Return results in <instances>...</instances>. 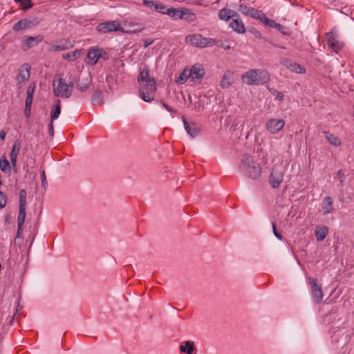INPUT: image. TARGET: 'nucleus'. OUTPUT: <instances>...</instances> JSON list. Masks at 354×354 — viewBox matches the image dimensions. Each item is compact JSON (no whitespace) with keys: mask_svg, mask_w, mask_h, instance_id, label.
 Masks as SVG:
<instances>
[{"mask_svg":"<svg viewBox=\"0 0 354 354\" xmlns=\"http://www.w3.org/2000/svg\"><path fill=\"white\" fill-rule=\"evenodd\" d=\"M138 82L140 84V97L147 102L153 100L157 89L156 81L155 78L149 76V68L147 66L140 70Z\"/></svg>","mask_w":354,"mask_h":354,"instance_id":"1","label":"nucleus"},{"mask_svg":"<svg viewBox=\"0 0 354 354\" xmlns=\"http://www.w3.org/2000/svg\"><path fill=\"white\" fill-rule=\"evenodd\" d=\"M239 169L245 177L257 180L261 176L262 168L254 161L252 156L244 153L241 159Z\"/></svg>","mask_w":354,"mask_h":354,"instance_id":"2","label":"nucleus"},{"mask_svg":"<svg viewBox=\"0 0 354 354\" xmlns=\"http://www.w3.org/2000/svg\"><path fill=\"white\" fill-rule=\"evenodd\" d=\"M69 79L73 82V88H75L80 92L84 93L87 91L92 83V77L91 74H82L79 70L73 68L69 71Z\"/></svg>","mask_w":354,"mask_h":354,"instance_id":"3","label":"nucleus"},{"mask_svg":"<svg viewBox=\"0 0 354 354\" xmlns=\"http://www.w3.org/2000/svg\"><path fill=\"white\" fill-rule=\"evenodd\" d=\"M243 82L248 85L264 84L270 81V74L262 69H251L241 76Z\"/></svg>","mask_w":354,"mask_h":354,"instance_id":"4","label":"nucleus"},{"mask_svg":"<svg viewBox=\"0 0 354 354\" xmlns=\"http://www.w3.org/2000/svg\"><path fill=\"white\" fill-rule=\"evenodd\" d=\"M54 94L57 97L62 98H69L72 95L73 82L68 78V83L65 80L59 77L57 81L54 80L53 83Z\"/></svg>","mask_w":354,"mask_h":354,"instance_id":"5","label":"nucleus"},{"mask_svg":"<svg viewBox=\"0 0 354 354\" xmlns=\"http://www.w3.org/2000/svg\"><path fill=\"white\" fill-rule=\"evenodd\" d=\"M167 15L174 19H183L187 22H193L196 19V15L185 8H169Z\"/></svg>","mask_w":354,"mask_h":354,"instance_id":"6","label":"nucleus"},{"mask_svg":"<svg viewBox=\"0 0 354 354\" xmlns=\"http://www.w3.org/2000/svg\"><path fill=\"white\" fill-rule=\"evenodd\" d=\"M185 41L187 44H190L197 48L213 46L217 44L216 40L212 38L203 37L200 34L189 35L186 37Z\"/></svg>","mask_w":354,"mask_h":354,"instance_id":"7","label":"nucleus"},{"mask_svg":"<svg viewBox=\"0 0 354 354\" xmlns=\"http://www.w3.org/2000/svg\"><path fill=\"white\" fill-rule=\"evenodd\" d=\"M100 58L104 60H108L109 59V55L106 50L101 48L93 46L88 48L86 57V64L94 66Z\"/></svg>","mask_w":354,"mask_h":354,"instance_id":"8","label":"nucleus"},{"mask_svg":"<svg viewBox=\"0 0 354 354\" xmlns=\"http://www.w3.org/2000/svg\"><path fill=\"white\" fill-rule=\"evenodd\" d=\"M285 170L282 167L274 165L269 176V183L273 188H278L283 180Z\"/></svg>","mask_w":354,"mask_h":354,"instance_id":"9","label":"nucleus"},{"mask_svg":"<svg viewBox=\"0 0 354 354\" xmlns=\"http://www.w3.org/2000/svg\"><path fill=\"white\" fill-rule=\"evenodd\" d=\"M26 196L27 193L25 189H21L19 193V213L17 216L18 225L24 224L26 218Z\"/></svg>","mask_w":354,"mask_h":354,"instance_id":"10","label":"nucleus"},{"mask_svg":"<svg viewBox=\"0 0 354 354\" xmlns=\"http://www.w3.org/2000/svg\"><path fill=\"white\" fill-rule=\"evenodd\" d=\"M97 30L102 34H107L112 32H124L120 23L117 21H108L100 23L96 28Z\"/></svg>","mask_w":354,"mask_h":354,"instance_id":"11","label":"nucleus"},{"mask_svg":"<svg viewBox=\"0 0 354 354\" xmlns=\"http://www.w3.org/2000/svg\"><path fill=\"white\" fill-rule=\"evenodd\" d=\"M309 284L313 302L316 304L321 303L324 296L321 286L317 284V279L313 277L309 278Z\"/></svg>","mask_w":354,"mask_h":354,"instance_id":"12","label":"nucleus"},{"mask_svg":"<svg viewBox=\"0 0 354 354\" xmlns=\"http://www.w3.org/2000/svg\"><path fill=\"white\" fill-rule=\"evenodd\" d=\"M37 24L38 21L36 18L23 19L14 24L12 30L15 32H18L23 30L29 29Z\"/></svg>","mask_w":354,"mask_h":354,"instance_id":"13","label":"nucleus"},{"mask_svg":"<svg viewBox=\"0 0 354 354\" xmlns=\"http://www.w3.org/2000/svg\"><path fill=\"white\" fill-rule=\"evenodd\" d=\"M285 125L283 119H269L266 124V129L272 134L277 133Z\"/></svg>","mask_w":354,"mask_h":354,"instance_id":"14","label":"nucleus"},{"mask_svg":"<svg viewBox=\"0 0 354 354\" xmlns=\"http://www.w3.org/2000/svg\"><path fill=\"white\" fill-rule=\"evenodd\" d=\"M326 36L327 38V44L328 46L332 48L334 52L337 53L343 48V43L337 39L336 35L333 31L326 33Z\"/></svg>","mask_w":354,"mask_h":354,"instance_id":"15","label":"nucleus"},{"mask_svg":"<svg viewBox=\"0 0 354 354\" xmlns=\"http://www.w3.org/2000/svg\"><path fill=\"white\" fill-rule=\"evenodd\" d=\"M188 72L192 82L201 80L205 75L204 68L200 64H194Z\"/></svg>","mask_w":354,"mask_h":354,"instance_id":"16","label":"nucleus"},{"mask_svg":"<svg viewBox=\"0 0 354 354\" xmlns=\"http://www.w3.org/2000/svg\"><path fill=\"white\" fill-rule=\"evenodd\" d=\"M283 66H286L288 69H289L292 72H295L296 73L302 74L306 72L304 68H303L299 64L293 62L290 59H285L281 62Z\"/></svg>","mask_w":354,"mask_h":354,"instance_id":"17","label":"nucleus"},{"mask_svg":"<svg viewBox=\"0 0 354 354\" xmlns=\"http://www.w3.org/2000/svg\"><path fill=\"white\" fill-rule=\"evenodd\" d=\"M20 149H21L20 141L17 139L14 141V144H13L12 150L10 153V162L14 169L17 167V156L19 153Z\"/></svg>","mask_w":354,"mask_h":354,"instance_id":"18","label":"nucleus"},{"mask_svg":"<svg viewBox=\"0 0 354 354\" xmlns=\"http://www.w3.org/2000/svg\"><path fill=\"white\" fill-rule=\"evenodd\" d=\"M322 210L323 215L326 216L333 211V201L330 196L324 198L322 203Z\"/></svg>","mask_w":354,"mask_h":354,"instance_id":"19","label":"nucleus"},{"mask_svg":"<svg viewBox=\"0 0 354 354\" xmlns=\"http://www.w3.org/2000/svg\"><path fill=\"white\" fill-rule=\"evenodd\" d=\"M44 37L41 35H37L36 37L25 36L22 39L23 43L27 46V48H32L37 46L39 43L42 41Z\"/></svg>","mask_w":354,"mask_h":354,"instance_id":"20","label":"nucleus"},{"mask_svg":"<svg viewBox=\"0 0 354 354\" xmlns=\"http://www.w3.org/2000/svg\"><path fill=\"white\" fill-rule=\"evenodd\" d=\"M183 122L184 124L185 129L187 133L192 137L194 138L197 136L199 133V129L197 127L195 123H189L187 122L185 118H183Z\"/></svg>","mask_w":354,"mask_h":354,"instance_id":"21","label":"nucleus"},{"mask_svg":"<svg viewBox=\"0 0 354 354\" xmlns=\"http://www.w3.org/2000/svg\"><path fill=\"white\" fill-rule=\"evenodd\" d=\"M30 70V67L27 64H25L21 66V68L19 71V74L17 77L19 82H24L29 79Z\"/></svg>","mask_w":354,"mask_h":354,"instance_id":"22","label":"nucleus"},{"mask_svg":"<svg viewBox=\"0 0 354 354\" xmlns=\"http://www.w3.org/2000/svg\"><path fill=\"white\" fill-rule=\"evenodd\" d=\"M233 76L232 72L230 71H226L221 79L220 86L223 88H228L233 83Z\"/></svg>","mask_w":354,"mask_h":354,"instance_id":"23","label":"nucleus"},{"mask_svg":"<svg viewBox=\"0 0 354 354\" xmlns=\"http://www.w3.org/2000/svg\"><path fill=\"white\" fill-rule=\"evenodd\" d=\"M230 26L238 33H244L245 32L244 24L240 17L234 19L230 24Z\"/></svg>","mask_w":354,"mask_h":354,"instance_id":"24","label":"nucleus"},{"mask_svg":"<svg viewBox=\"0 0 354 354\" xmlns=\"http://www.w3.org/2000/svg\"><path fill=\"white\" fill-rule=\"evenodd\" d=\"M315 237L317 241H323L328 234V228L326 226L317 225L315 229Z\"/></svg>","mask_w":354,"mask_h":354,"instance_id":"25","label":"nucleus"},{"mask_svg":"<svg viewBox=\"0 0 354 354\" xmlns=\"http://www.w3.org/2000/svg\"><path fill=\"white\" fill-rule=\"evenodd\" d=\"M194 349V343L191 341H185L180 346V351L187 354H193Z\"/></svg>","mask_w":354,"mask_h":354,"instance_id":"26","label":"nucleus"},{"mask_svg":"<svg viewBox=\"0 0 354 354\" xmlns=\"http://www.w3.org/2000/svg\"><path fill=\"white\" fill-rule=\"evenodd\" d=\"M61 113V101L59 100H57L55 102V104L53 107H52L50 111V120L54 121L57 119Z\"/></svg>","mask_w":354,"mask_h":354,"instance_id":"27","label":"nucleus"},{"mask_svg":"<svg viewBox=\"0 0 354 354\" xmlns=\"http://www.w3.org/2000/svg\"><path fill=\"white\" fill-rule=\"evenodd\" d=\"M35 85H29L27 88V96L25 102V106L32 107L33 95L35 92Z\"/></svg>","mask_w":354,"mask_h":354,"instance_id":"28","label":"nucleus"},{"mask_svg":"<svg viewBox=\"0 0 354 354\" xmlns=\"http://www.w3.org/2000/svg\"><path fill=\"white\" fill-rule=\"evenodd\" d=\"M11 163L8 161L5 156L0 158V169L3 173H10L12 167Z\"/></svg>","mask_w":354,"mask_h":354,"instance_id":"29","label":"nucleus"},{"mask_svg":"<svg viewBox=\"0 0 354 354\" xmlns=\"http://www.w3.org/2000/svg\"><path fill=\"white\" fill-rule=\"evenodd\" d=\"M15 3L19 4V8L24 11H27L34 6L31 0H14Z\"/></svg>","mask_w":354,"mask_h":354,"instance_id":"30","label":"nucleus"},{"mask_svg":"<svg viewBox=\"0 0 354 354\" xmlns=\"http://www.w3.org/2000/svg\"><path fill=\"white\" fill-rule=\"evenodd\" d=\"M246 16H250L252 18L259 19L261 21H262L265 16V14L262 11L251 8Z\"/></svg>","mask_w":354,"mask_h":354,"instance_id":"31","label":"nucleus"},{"mask_svg":"<svg viewBox=\"0 0 354 354\" xmlns=\"http://www.w3.org/2000/svg\"><path fill=\"white\" fill-rule=\"evenodd\" d=\"M324 134L326 135V138L331 145L335 147L341 145L339 139L335 135L326 131H324Z\"/></svg>","mask_w":354,"mask_h":354,"instance_id":"32","label":"nucleus"},{"mask_svg":"<svg viewBox=\"0 0 354 354\" xmlns=\"http://www.w3.org/2000/svg\"><path fill=\"white\" fill-rule=\"evenodd\" d=\"M92 103L94 105H99L102 100V93L100 90H95L92 95Z\"/></svg>","mask_w":354,"mask_h":354,"instance_id":"33","label":"nucleus"},{"mask_svg":"<svg viewBox=\"0 0 354 354\" xmlns=\"http://www.w3.org/2000/svg\"><path fill=\"white\" fill-rule=\"evenodd\" d=\"M168 8V7L162 3L155 1L154 9L156 12L162 15H167Z\"/></svg>","mask_w":354,"mask_h":354,"instance_id":"34","label":"nucleus"},{"mask_svg":"<svg viewBox=\"0 0 354 354\" xmlns=\"http://www.w3.org/2000/svg\"><path fill=\"white\" fill-rule=\"evenodd\" d=\"M261 22L264 23L266 25H268L271 28H274L278 30H281V28H282V26L281 24L276 23L272 19H268L266 15L264 16L263 19Z\"/></svg>","mask_w":354,"mask_h":354,"instance_id":"35","label":"nucleus"},{"mask_svg":"<svg viewBox=\"0 0 354 354\" xmlns=\"http://www.w3.org/2000/svg\"><path fill=\"white\" fill-rule=\"evenodd\" d=\"M188 79H190V76L189 75V72L187 69L183 70V71L179 75L177 80H176V83L183 84Z\"/></svg>","mask_w":354,"mask_h":354,"instance_id":"36","label":"nucleus"},{"mask_svg":"<svg viewBox=\"0 0 354 354\" xmlns=\"http://www.w3.org/2000/svg\"><path fill=\"white\" fill-rule=\"evenodd\" d=\"M230 15L228 14V9L223 8L218 12V17L221 20L227 21L230 20Z\"/></svg>","mask_w":354,"mask_h":354,"instance_id":"37","label":"nucleus"},{"mask_svg":"<svg viewBox=\"0 0 354 354\" xmlns=\"http://www.w3.org/2000/svg\"><path fill=\"white\" fill-rule=\"evenodd\" d=\"M78 55L79 53H77V51H73L66 54H63L62 57L65 59L75 60L77 59Z\"/></svg>","mask_w":354,"mask_h":354,"instance_id":"38","label":"nucleus"},{"mask_svg":"<svg viewBox=\"0 0 354 354\" xmlns=\"http://www.w3.org/2000/svg\"><path fill=\"white\" fill-rule=\"evenodd\" d=\"M7 202L6 195L0 191V208L2 209L5 207Z\"/></svg>","mask_w":354,"mask_h":354,"instance_id":"39","label":"nucleus"},{"mask_svg":"<svg viewBox=\"0 0 354 354\" xmlns=\"http://www.w3.org/2000/svg\"><path fill=\"white\" fill-rule=\"evenodd\" d=\"M50 49L52 51H62V50L67 49V46H65L64 45H62V44H60V45H52L50 46Z\"/></svg>","mask_w":354,"mask_h":354,"instance_id":"40","label":"nucleus"},{"mask_svg":"<svg viewBox=\"0 0 354 354\" xmlns=\"http://www.w3.org/2000/svg\"><path fill=\"white\" fill-rule=\"evenodd\" d=\"M251 7H248L244 4H240L239 10L243 15H247Z\"/></svg>","mask_w":354,"mask_h":354,"instance_id":"41","label":"nucleus"},{"mask_svg":"<svg viewBox=\"0 0 354 354\" xmlns=\"http://www.w3.org/2000/svg\"><path fill=\"white\" fill-rule=\"evenodd\" d=\"M272 227L273 233H274L275 237L277 239H279L280 241H282L283 240V236L278 232V231L277 230V227H276L275 223H272Z\"/></svg>","mask_w":354,"mask_h":354,"instance_id":"42","label":"nucleus"},{"mask_svg":"<svg viewBox=\"0 0 354 354\" xmlns=\"http://www.w3.org/2000/svg\"><path fill=\"white\" fill-rule=\"evenodd\" d=\"M228 14L230 15V17H230V19H232V21L234 20V19H235V18L240 17V16L237 12L230 10V9H228Z\"/></svg>","mask_w":354,"mask_h":354,"instance_id":"43","label":"nucleus"},{"mask_svg":"<svg viewBox=\"0 0 354 354\" xmlns=\"http://www.w3.org/2000/svg\"><path fill=\"white\" fill-rule=\"evenodd\" d=\"M142 4L147 7L154 8L155 1L149 0H143Z\"/></svg>","mask_w":354,"mask_h":354,"instance_id":"44","label":"nucleus"},{"mask_svg":"<svg viewBox=\"0 0 354 354\" xmlns=\"http://www.w3.org/2000/svg\"><path fill=\"white\" fill-rule=\"evenodd\" d=\"M22 232H23V225H18L17 227V232L16 234V238H21L22 237Z\"/></svg>","mask_w":354,"mask_h":354,"instance_id":"45","label":"nucleus"},{"mask_svg":"<svg viewBox=\"0 0 354 354\" xmlns=\"http://www.w3.org/2000/svg\"><path fill=\"white\" fill-rule=\"evenodd\" d=\"M48 132L49 135L53 137L54 135V127H53V121L50 120V122L48 124Z\"/></svg>","mask_w":354,"mask_h":354,"instance_id":"46","label":"nucleus"},{"mask_svg":"<svg viewBox=\"0 0 354 354\" xmlns=\"http://www.w3.org/2000/svg\"><path fill=\"white\" fill-rule=\"evenodd\" d=\"M153 42V40H152L151 39H145L143 40V46L145 48H147L149 46L152 44Z\"/></svg>","mask_w":354,"mask_h":354,"instance_id":"47","label":"nucleus"},{"mask_svg":"<svg viewBox=\"0 0 354 354\" xmlns=\"http://www.w3.org/2000/svg\"><path fill=\"white\" fill-rule=\"evenodd\" d=\"M161 104H162V106L164 108H165L170 113L176 112L172 107H171L169 105H167V104H165L163 101H161Z\"/></svg>","mask_w":354,"mask_h":354,"instance_id":"48","label":"nucleus"},{"mask_svg":"<svg viewBox=\"0 0 354 354\" xmlns=\"http://www.w3.org/2000/svg\"><path fill=\"white\" fill-rule=\"evenodd\" d=\"M275 98L279 101H282L283 99V95L281 92L275 91Z\"/></svg>","mask_w":354,"mask_h":354,"instance_id":"49","label":"nucleus"},{"mask_svg":"<svg viewBox=\"0 0 354 354\" xmlns=\"http://www.w3.org/2000/svg\"><path fill=\"white\" fill-rule=\"evenodd\" d=\"M41 181H42V184L44 185L45 184H47V180H46V174H45V171L44 170H42L41 171Z\"/></svg>","mask_w":354,"mask_h":354,"instance_id":"50","label":"nucleus"},{"mask_svg":"<svg viewBox=\"0 0 354 354\" xmlns=\"http://www.w3.org/2000/svg\"><path fill=\"white\" fill-rule=\"evenodd\" d=\"M31 107L25 106L24 115L26 118H29L30 115Z\"/></svg>","mask_w":354,"mask_h":354,"instance_id":"51","label":"nucleus"},{"mask_svg":"<svg viewBox=\"0 0 354 354\" xmlns=\"http://www.w3.org/2000/svg\"><path fill=\"white\" fill-rule=\"evenodd\" d=\"M6 135V132L4 130H2V131L0 132V139H1V140H5Z\"/></svg>","mask_w":354,"mask_h":354,"instance_id":"52","label":"nucleus"},{"mask_svg":"<svg viewBox=\"0 0 354 354\" xmlns=\"http://www.w3.org/2000/svg\"><path fill=\"white\" fill-rule=\"evenodd\" d=\"M337 176L342 179V178H344V173L342 170H339L337 172Z\"/></svg>","mask_w":354,"mask_h":354,"instance_id":"53","label":"nucleus"},{"mask_svg":"<svg viewBox=\"0 0 354 354\" xmlns=\"http://www.w3.org/2000/svg\"><path fill=\"white\" fill-rule=\"evenodd\" d=\"M22 308V306H20L19 304V298H18V303H17V308H16V312H15V314L20 310H21Z\"/></svg>","mask_w":354,"mask_h":354,"instance_id":"54","label":"nucleus"},{"mask_svg":"<svg viewBox=\"0 0 354 354\" xmlns=\"http://www.w3.org/2000/svg\"><path fill=\"white\" fill-rule=\"evenodd\" d=\"M344 180V178L340 179V184H341L342 187H343Z\"/></svg>","mask_w":354,"mask_h":354,"instance_id":"55","label":"nucleus"},{"mask_svg":"<svg viewBox=\"0 0 354 354\" xmlns=\"http://www.w3.org/2000/svg\"><path fill=\"white\" fill-rule=\"evenodd\" d=\"M15 317V314L12 316V319L10 320V324H12V321L14 320Z\"/></svg>","mask_w":354,"mask_h":354,"instance_id":"56","label":"nucleus"},{"mask_svg":"<svg viewBox=\"0 0 354 354\" xmlns=\"http://www.w3.org/2000/svg\"><path fill=\"white\" fill-rule=\"evenodd\" d=\"M199 108H200V105H198V106H197L196 105L195 106V109H198V110H199Z\"/></svg>","mask_w":354,"mask_h":354,"instance_id":"57","label":"nucleus"}]
</instances>
